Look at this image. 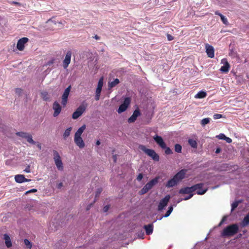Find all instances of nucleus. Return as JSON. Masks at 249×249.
<instances>
[{
    "instance_id": "nucleus-1",
    "label": "nucleus",
    "mask_w": 249,
    "mask_h": 249,
    "mask_svg": "<svg viewBox=\"0 0 249 249\" xmlns=\"http://www.w3.org/2000/svg\"><path fill=\"white\" fill-rule=\"evenodd\" d=\"M187 172V170L183 169L178 172L172 178L170 179L166 187H174L177 185L179 182H180L185 177V176Z\"/></svg>"
},
{
    "instance_id": "nucleus-2",
    "label": "nucleus",
    "mask_w": 249,
    "mask_h": 249,
    "mask_svg": "<svg viewBox=\"0 0 249 249\" xmlns=\"http://www.w3.org/2000/svg\"><path fill=\"white\" fill-rule=\"evenodd\" d=\"M238 231L239 227L237 224H231L224 229L222 232V235L226 237L232 236L236 234Z\"/></svg>"
},
{
    "instance_id": "nucleus-3",
    "label": "nucleus",
    "mask_w": 249,
    "mask_h": 249,
    "mask_svg": "<svg viewBox=\"0 0 249 249\" xmlns=\"http://www.w3.org/2000/svg\"><path fill=\"white\" fill-rule=\"evenodd\" d=\"M153 139L161 148L165 149V153L166 154L170 155L173 153L172 150L169 147L166 146V143L161 137L155 135L153 137Z\"/></svg>"
},
{
    "instance_id": "nucleus-4",
    "label": "nucleus",
    "mask_w": 249,
    "mask_h": 249,
    "mask_svg": "<svg viewBox=\"0 0 249 249\" xmlns=\"http://www.w3.org/2000/svg\"><path fill=\"white\" fill-rule=\"evenodd\" d=\"M139 148L143 151L146 154L150 157L154 161H158L160 160L159 156L156 152L150 149L147 148L144 145H141L139 146Z\"/></svg>"
},
{
    "instance_id": "nucleus-5",
    "label": "nucleus",
    "mask_w": 249,
    "mask_h": 249,
    "mask_svg": "<svg viewBox=\"0 0 249 249\" xmlns=\"http://www.w3.org/2000/svg\"><path fill=\"white\" fill-rule=\"evenodd\" d=\"M53 160L57 168L59 171H63L64 169L63 164L59 153L55 150H53Z\"/></svg>"
},
{
    "instance_id": "nucleus-6",
    "label": "nucleus",
    "mask_w": 249,
    "mask_h": 249,
    "mask_svg": "<svg viewBox=\"0 0 249 249\" xmlns=\"http://www.w3.org/2000/svg\"><path fill=\"white\" fill-rule=\"evenodd\" d=\"M196 188H182L179 190V193L184 195H187L184 198H181L182 200H188L193 196V192L196 190Z\"/></svg>"
},
{
    "instance_id": "nucleus-7",
    "label": "nucleus",
    "mask_w": 249,
    "mask_h": 249,
    "mask_svg": "<svg viewBox=\"0 0 249 249\" xmlns=\"http://www.w3.org/2000/svg\"><path fill=\"white\" fill-rule=\"evenodd\" d=\"M171 196L169 195H166L164 198L161 199L158 205V211H162L167 206L169 202Z\"/></svg>"
},
{
    "instance_id": "nucleus-8",
    "label": "nucleus",
    "mask_w": 249,
    "mask_h": 249,
    "mask_svg": "<svg viewBox=\"0 0 249 249\" xmlns=\"http://www.w3.org/2000/svg\"><path fill=\"white\" fill-rule=\"evenodd\" d=\"M131 103V98L130 97H126L124 98V102L119 107L117 112L121 113L125 111Z\"/></svg>"
},
{
    "instance_id": "nucleus-9",
    "label": "nucleus",
    "mask_w": 249,
    "mask_h": 249,
    "mask_svg": "<svg viewBox=\"0 0 249 249\" xmlns=\"http://www.w3.org/2000/svg\"><path fill=\"white\" fill-rule=\"evenodd\" d=\"M86 107L83 105H80L76 110L73 113L72 117L73 119L79 118L85 111Z\"/></svg>"
},
{
    "instance_id": "nucleus-10",
    "label": "nucleus",
    "mask_w": 249,
    "mask_h": 249,
    "mask_svg": "<svg viewBox=\"0 0 249 249\" xmlns=\"http://www.w3.org/2000/svg\"><path fill=\"white\" fill-rule=\"evenodd\" d=\"M71 89V86H69L68 88H67L62 96V102L61 104L63 107H65L68 102V98L70 94V92Z\"/></svg>"
},
{
    "instance_id": "nucleus-11",
    "label": "nucleus",
    "mask_w": 249,
    "mask_h": 249,
    "mask_svg": "<svg viewBox=\"0 0 249 249\" xmlns=\"http://www.w3.org/2000/svg\"><path fill=\"white\" fill-rule=\"evenodd\" d=\"M71 55L72 53L71 51H68L67 52L64 60L63 61V67L65 69L68 67L71 63Z\"/></svg>"
},
{
    "instance_id": "nucleus-12",
    "label": "nucleus",
    "mask_w": 249,
    "mask_h": 249,
    "mask_svg": "<svg viewBox=\"0 0 249 249\" xmlns=\"http://www.w3.org/2000/svg\"><path fill=\"white\" fill-rule=\"evenodd\" d=\"M221 63L223 64L220 69V71L222 73H227L229 72L230 69V65L228 62L227 59L223 58L221 60Z\"/></svg>"
},
{
    "instance_id": "nucleus-13",
    "label": "nucleus",
    "mask_w": 249,
    "mask_h": 249,
    "mask_svg": "<svg viewBox=\"0 0 249 249\" xmlns=\"http://www.w3.org/2000/svg\"><path fill=\"white\" fill-rule=\"evenodd\" d=\"M53 109L54 110L53 116L56 117L60 113L62 107L57 101H55L53 104Z\"/></svg>"
},
{
    "instance_id": "nucleus-14",
    "label": "nucleus",
    "mask_w": 249,
    "mask_h": 249,
    "mask_svg": "<svg viewBox=\"0 0 249 249\" xmlns=\"http://www.w3.org/2000/svg\"><path fill=\"white\" fill-rule=\"evenodd\" d=\"M29 41L27 37H24L19 39L17 43V48L19 51H23L24 49L25 44Z\"/></svg>"
},
{
    "instance_id": "nucleus-15",
    "label": "nucleus",
    "mask_w": 249,
    "mask_h": 249,
    "mask_svg": "<svg viewBox=\"0 0 249 249\" xmlns=\"http://www.w3.org/2000/svg\"><path fill=\"white\" fill-rule=\"evenodd\" d=\"M205 48L206 52L208 56L211 58H213L214 56V50L213 47L212 46L207 44L205 45Z\"/></svg>"
},
{
    "instance_id": "nucleus-16",
    "label": "nucleus",
    "mask_w": 249,
    "mask_h": 249,
    "mask_svg": "<svg viewBox=\"0 0 249 249\" xmlns=\"http://www.w3.org/2000/svg\"><path fill=\"white\" fill-rule=\"evenodd\" d=\"M141 115V112L140 110L138 108L135 109L133 114L128 119V122L129 123H134L137 119V118Z\"/></svg>"
},
{
    "instance_id": "nucleus-17",
    "label": "nucleus",
    "mask_w": 249,
    "mask_h": 249,
    "mask_svg": "<svg viewBox=\"0 0 249 249\" xmlns=\"http://www.w3.org/2000/svg\"><path fill=\"white\" fill-rule=\"evenodd\" d=\"M74 141L76 145L80 148H83L85 147V143L81 136H75Z\"/></svg>"
},
{
    "instance_id": "nucleus-18",
    "label": "nucleus",
    "mask_w": 249,
    "mask_h": 249,
    "mask_svg": "<svg viewBox=\"0 0 249 249\" xmlns=\"http://www.w3.org/2000/svg\"><path fill=\"white\" fill-rule=\"evenodd\" d=\"M15 179L17 182L20 183L31 180V179L26 178L25 176L23 175H16L15 177Z\"/></svg>"
},
{
    "instance_id": "nucleus-19",
    "label": "nucleus",
    "mask_w": 249,
    "mask_h": 249,
    "mask_svg": "<svg viewBox=\"0 0 249 249\" xmlns=\"http://www.w3.org/2000/svg\"><path fill=\"white\" fill-rule=\"evenodd\" d=\"M160 177H156L154 178L151 179L149 181L144 187H153L154 185H156L159 182V179H160Z\"/></svg>"
},
{
    "instance_id": "nucleus-20",
    "label": "nucleus",
    "mask_w": 249,
    "mask_h": 249,
    "mask_svg": "<svg viewBox=\"0 0 249 249\" xmlns=\"http://www.w3.org/2000/svg\"><path fill=\"white\" fill-rule=\"evenodd\" d=\"M144 229L145 230L146 234L147 235H150L152 233L153 231V226L151 224L144 225Z\"/></svg>"
},
{
    "instance_id": "nucleus-21",
    "label": "nucleus",
    "mask_w": 249,
    "mask_h": 249,
    "mask_svg": "<svg viewBox=\"0 0 249 249\" xmlns=\"http://www.w3.org/2000/svg\"><path fill=\"white\" fill-rule=\"evenodd\" d=\"M241 225L243 227H245L249 225V213L244 217Z\"/></svg>"
},
{
    "instance_id": "nucleus-22",
    "label": "nucleus",
    "mask_w": 249,
    "mask_h": 249,
    "mask_svg": "<svg viewBox=\"0 0 249 249\" xmlns=\"http://www.w3.org/2000/svg\"><path fill=\"white\" fill-rule=\"evenodd\" d=\"M4 239L5 240V243L7 248H10L12 246V243L11 239L9 235L7 234H4Z\"/></svg>"
},
{
    "instance_id": "nucleus-23",
    "label": "nucleus",
    "mask_w": 249,
    "mask_h": 249,
    "mask_svg": "<svg viewBox=\"0 0 249 249\" xmlns=\"http://www.w3.org/2000/svg\"><path fill=\"white\" fill-rule=\"evenodd\" d=\"M41 98L45 101H49L50 97L48 93L46 91H41L40 93Z\"/></svg>"
},
{
    "instance_id": "nucleus-24",
    "label": "nucleus",
    "mask_w": 249,
    "mask_h": 249,
    "mask_svg": "<svg viewBox=\"0 0 249 249\" xmlns=\"http://www.w3.org/2000/svg\"><path fill=\"white\" fill-rule=\"evenodd\" d=\"M207 190L208 188H196L194 192L198 195H201L204 194Z\"/></svg>"
},
{
    "instance_id": "nucleus-25",
    "label": "nucleus",
    "mask_w": 249,
    "mask_h": 249,
    "mask_svg": "<svg viewBox=\"0 0 249 249\" xmlns=\"http://www.w3.org/2000/svg\"><path fill=\"white\" fill-rule=\"evenodd\" d=\"M86 125L84 124L81 127H80L77 131L75 132L74 136H81L84 131L86 129Z\"/></svg>"
},
{
    "instance_id": "nucleus-26",
    "label": "nucleus",
    "mask_w": 249,
    "mask_h": 249,
    "mask_svg": "<svg viewBox=\"0 0 249 249\" xmlns=\"http://www.w3.org/2000/svg\"><path fill=\"white\" fill-rule=\"evenodd\" d=\"M120 83V81L118 78H116L114 80V81L108 82V86L109 89H111L116 86Z\"/></svg>"
},
{
    "instance_id": "nucleus-27",
    "label": "nucleus",
    "mask_w": 249,
    "mask_h": 249,
    "mask_svg": "<svg viewBox=\"0 0 249 249\" xmlns=\"http://www.w3.org/2000/svg\"><path fill=\"white\" fill-rule=\"evenodd\" d=\"M206 96L207 93L206 92L203 91H200L195 96V97L196 98L201 99L206 97Z\"/></svg>"
},
{
    "instance_id": "nucleus-28",
    "label": "nucleus",
    "mask_w": 249,
    "mask_h": 249,
    "mask_svg": "<svg viewBox=\"0 0 249 249\" xmlns=\"http://www.w3.org/2000/svg\"><path fill=\"white\" fill-rule=\"evenodd\" d=\"M71 130L72 128L71 127H70L65 130L63 135L65 140H66L67 138L70 135Z\"/></svg>"
},
{
    "instance_id": "nucleus-29",
    "label": "nucleus",
    "mask_w": 249,
    "mask_h": 249,
    "mask_svg": "<svg viewBox=\"0 0 249 249\" xmlns=\"http://www.w3.org/2000/svg\"><path fill=\"white\" fill-rule=\"evenodd\" d=\"M102 91V89L99 88H97L95 92V99L96 101H98L100 99V96L101 95V92Z\"/></svg>"
},
{
    "instance_id": "nucleus-30",
    "label": "nucleus",
    "mask_w": 249,
    "mask_h": 249,
    "mask_svg": "<svg viewBox=\"0 0 249 249\" xmlns=\"http://www.w3.org/2000/svg\"><path fill=\"white\" fill-rule=\"evenodd\" d=\"M188 143L192 147L194 148H197V143L196 140L193 139H189Z\"/></svg>"
},
{
    "instance_id": "nucleus-31",
    "label": "nucleus",
    "mask_w": 249,
    "mask_h": 249,
    "mask_svg": "<svg viewBox=\"0 0 249 249\" xmlns=\"http://www.w3.org/2000/svg\"><path fill=\"white\" fill-rule=\"evenodd\" d=\"M26 139L28 142L33 144H35L36 143V142L32 139V135L28 133Z\"/></svg>"
},
{
    "instance_id": "nucleus-32",
    "label": "nucleus",
    "mask_w": 249,
    "mask_h": 249,
    "mask_svg": "<svg viewBox=\"0 0 249 249\" xmlns=\"http://www.w3.org/2000/svg\"><path fill=\"white\" fill-rule=\"evenodd\" d=\"M173 210V206H170L168 208V211L166 212V213L165 214V215H164L163 216V217H168L170 215L171 213L172 212Z\"/></svg>"
},
{
    "instance_id": "nucleus-33",
    "label": "nucleus",
    "mask_w": 249,
    "mask_h": 249,
    "mask_svg": "<svg viewBox=\"0 0 249 249\" xmlns=\"http://www.w3.org/2000/svg\"><path fill=\"white\" fill-rule=\"evenodd\" d=\"M175 150L176 152L180 153L181 152L182 146L179 144L175 145Z\"/></svg>"
},
{
    "instance_id": "nucleus-34",
    "label": "nucleus",
    "mask_w": 249,
    "mask_h": 249,
    "mask_svg": "<svg viewBox=\"0 0 249 249\" xmlns=\"http://www.w3.org/2000/svg\"><path fill=\"white\" fill-rule=\"evenodd\" d=\"M28 133L23 132H18L16 133V135L22 138H26V137Z\"/></svg>"
},
{
    "instance_id": "nucleus-35",
    "label": "nucleus",
    "mask_w": 249,
    "mask_h": 249,
    "mask_svg": "<svg viewBox=\"0 0 249 249\" xmlns=\"http://www.w3.org/2000/svg\"><path fill=\"white\" fill-rule=\"evenodd\" d=\"M210 119L209 118H206L202 119L201 121V124L202 126H204L210 122Z\"/></svg>"
},
{
    "instance_id": "nucleus-36",
    "label": "nucleus",
    "mask_w": 249,
    "mask_h": 249,
    "mask_svg": "<svg viewBox=\"0 0 249 249\" xmlns=\"http://www.w3.org/2000/svg\"><path fill=\"white\" fill-rule=\"evenodd\" d=\"M24 243L27 248H28L30 249L32 248V245L29 240L25 239L24 240Z\"/></svg>"
},
{
    "instance_id": "nucleus-37",
    "label": "nucleus",
    "mask_w": 249,
    "mask_h": 249,
    "mask_svg": "<svg viewBox=\"0 0 249 249\" xmlns=\"http://www.w3.org/2000/svg\"><path fill=\"white\" fill-rule=\"evenodd\" d=\"M220 17L223 23L225 25L228 24V21L227 18L223 15H220Z\"/></svg>"
},
{
    "instance_id": "nucleus-38",
    "label": "nucleus",
    "mask_w": 249,
    "mask_h": 249,
    "mask_svg": "<svg viewBox=\"0 0 249 249\" xmlns=\"http://www.w3.org/2000/svg\"><path fill=\"white\" fill-rule=\"evenodd\" d=\"M239 203V201H235L231 204V211H233L235 208H236L238 207Z\"/></svg>"
},
{
    "instance_id": "nucleus-39",
    "label": "nucleus",
    "mask_w": 249,
    "mask_h": 249,
    "mask_svg": "<svg viewBox=\"0 0 249 249\" xmlns=\"http://www.w3.org/2000/svg\"><path fill=\"white\" fill-rule=\"evenodd\" d=\"M103 77H101L100 78L99 81H98V85H97V87L98 88H101L102 89V87H103Z\"/></svg>"
},
{
    "instance_id": "nucleus-40",
    "label": "nucleus",
    "mask_w": 249,
    "mask_h": 249,
    "mask_svg": "<svg viewBox=\"0 0 249 249\" xmlns=\"http://www.w3.org/2000/svg\"><path fill=\"white\" fill-rule=\"evenodd\" d=\"M22 91H23L22 89L20 88H17L15 89L16 93L18 95H21L22 93Z\"/></svg>"
},
{
    "instance_id": "nucleus-41",
    "label": "nucleus",
    "mask_w": 249,
    "mask_h": 249,
    "mask_svg": "<svg viewBox=\"0 0 249 249\" xmlns=\"http://www.w3.org/2000/svg\"><path fill=\"white\" fill-rule=\"evenodd\" d=\"M151 188H142V190L141 191V194H144L147 192Z\"/></svg>"
},
{
    "instance_id": "nucleus-42",
    "label": "nucleus",
    "mask_w": 249,
    "mask_h": 249,
    "mask_svg": "<svg viewBox=\"0 0 249 249\" xmlns=\"http://www.w3.org/2000/svg\"><path fill=\"white\" fill-rule=\"evenodd\" d=\"M102 188H99L98 189L97 192H96V195H95V198L99 197L100 193L102 192Z\"/></svg>"
},
{
    "instance_id": "nucleus-43",
    "label": "nucleus",
    "mask_w": 249,
    "mask_h": 249,
    "mask_svg": "<svg viewBox=\"0 0 249 249\" xmlns=\"http://www.w3.org/2000/svg\"><path fill=\"white\" fill-rule=\"evenodd\" d=\"M222 115L220 114H215L213 116V118L214 119H218L222 118Z\"/></svg>"
},
{
    "instance_id": "nucleus-44",
    "label": "nucleus",
    "mask_w": 249,
    "mask_h": 249,
    "mask_svg": "<svg viewBox=\"0 0 249 249\" xmlns=\"http://www.w3.org/2000/svg\"><path fill=\"white\" fill-rule=\"evenodd\" d=\"M143 178V174L142 173H140L137 177V179L138 181H141Z\"/></svg>"
},
{
    "instance_id": "nucleus-45",
    "label": "nucleus",
    "mask_w": 249,
    "mask_h": 249,
    "mask_svg": "<svg viewBox=\"0 0 249 249\" xmlns=\"http://www.w3.org/2000/svg\"><path fill=\"white\" fill-rule=\"evenodd\" d=\"M24 171L26 172V173H30L31 172L30 166V165H28L26 167V168L24 169Z\"/></svg>"
},
{
    "instance_id": "nucleus-46",
    "label": "nucleus",
    "mask_w": 249,
    "mask_h": 249,
    "mask_svg": "<svg viewBox=\"0 0 249 249\" xmlns=\"http://www.w3.org/2000/svg\"><path fill=\"white\" fill-rule=\"evenodd\" d=\"M109 205H106L105 206L104 208H103V211L104 212H107L108 211V210H109Z\"/></svg>"
},
{
    "instance_id": "nucleus-47",
    "label": "nucleus",
    "mask_w": 249,
    "mask_h": 249,
    "mask_svg": "<svg viewBox=\"0 0 249 249\" xmlns=\"http://www.w3.org/2000/svg\"><path fill=\"white\" fill-rule=\"evenodd\" d=\"M218 137L220 139L225 140V138H226V136L223 134H221L218 136Z\"/></svg>"
},
{
    "instance_id": "nucleus-48",
    "label": "nucleus",
    "mask_w": 249,
    "mask_h": 249,
    "mask_svg": "<svg viewBox=\"0 0 249 249\" xmlns=\"http://www.w3.org/2000/svg\"><path fill=\"white\" fill-rule=\"evenodd\" d=\"M225 140H226V141L228 143H231L232 142V140L231 138L227 137L226 136V138H225Z\"/></svg>"
},
{
    "instance_id": "nucleus-49",
    "label": "nucleus",
    "mask_w": 249,
    "mask_h": 249,
    "mask_svg": "<svg viewBox=\"0 0 249 249\" xmlns=\"http://www.w3.org/2000/svg\"><path fill=\"white\" fill-rule=\"evenodd\" d=\"M93 204V203H91L89 204V205H88V206L87 207L86 210L89 211L90 209V208L92 206Z\"/></svg>"
},
{
    "instance_id": "nucleus-50",
    "label": "nucleus",
    "mask_w": 249,
    "mask_h": 249,
    "mask_svg": "<svg viewBox=\"0 0 249 249\" xmlns=\"http://www.w3.org/2000/svg\"><path fill=\"white\" fill-rule=\"evenodd\" d=\"M36 191H37L36 189H33L30 190H29V191H27V192H26V194H27V193H28L36 192Z\"/></svg>"
},
{
    "instance_id": "nucleus-51",
    "label": "nucleus",
    "mask_w": 249,
    "mask_h": 249,
    "mask_svg": "<svg viewBox=\"0 0 249 249\" xmlns=\"http://www.w3.org/2000/svg\"><path fill=\"white\" fill-rule=\"evenodd\" d=\"M167 38H168V40H170V41L174 39L173 37L170 35H167Z\"/></svg>"
},
{
    "instance_id": "nucleus-52",
    "label": "nucleus",
    "mask_w": 249,
    "mask_h": 249,
    "mask_svg": "<svg viewBox=\"0 0 249 249\" xmlns=\"http://www.w3.org/2000/svg\"><path fill=\"white\" fill-rule=\"evenodd\" d=\"M202 184L200 183V184H196V185H193L191 187H202Z\"/></svg>"
},
{
    "instance_id": "nucleus-53",
    "label": "nucleus",
    "mask_w": 249,
    "mask_h": 249,
    "mask_svg": "<svg viewBox=\"0 0 249 249\" xmlns=\"http://www.w3.org/2000/svg\"><path fill=\"white\" fill-rule=\"evenodd\" d=\"M113 159L114 162H116L117 160V156L116 155L113 156Z\"/></svg>"
},
{
    "instance_id": "nucleus-54",
    "label": "nucleus",
    "mask_w": 249,
    "mask_h": 249,
    "mask_svg": "<svg viewBox=\"0 0 249 249\" xmlns=\"http://www.w3.org/2000/svg\"><path fill=\"white\" fill-rule=\"evenodd\" d=\"M214 13L216 15H218L219 17H220V15H222V14L220 13L218 11H215Z\"/></svg>"
},
{
    "instance_id": "nucleus-55",
    "label": "nucleus",
    "mask_w": 249,
    "mask_h": 249,
    "mask_svg": "<svg viewBox=\"0 0 249 249\" xmlns=\"http://www.w3.org/2000/svg\"><path fill=\"white\" fill-rule=\"evenodd\" d=\"M95 39H96V40H99L100 39V36H97V35H96L94 37Z\"/></svg>"
},
{
    "instance_id": "nucleus-56",
    "label": "nucleus",
    "mask_w": 249,
    "mask_h": 249,
    "mask_svg": "<svg viewBox=\"0 0 249 249\" xmlns=\"http://www.w3.org/2000/svg\"><path fill=\"white\" fill-rule=\"evenodd\" d=\"M97 145H99L101 144L100 140H97L96 143Z\"/></svg>"
},
{
    "instance_id": "nucleus-57",
    "label": "nucleus",
    "mask_w": 249,
    "mask_h": 249,
    "mask_svg": "<svg viewBox=\"0 0 249 249\" xmlns=\"http://www.w3.org/2000/svg\"><path fill=\"white\" fill-rule=\"evenodd\" d=\"M225 217H223L222 218V220L221 221V222H220L219 225L222 224V223L225 221Z\"/></svg>"
},
{
    "instance_id": "nucleus-58",
    "label": "nucleus",
    "mask_w": 249,
    "mask_h": 249,
    "mask_svg": "<svg viewBox=\"0 0 249 249\" xmlns=\"http://www.w3.org/2000/svg\"><path fill=\"white\" fill-rule=\"evenodd\" d=\"M12 3L16 5H20L19 3L17 1H13Z\"/></svg>"
},
{
    "instance_id": "nucleus-59",
    "label": "nucleus",
    "mask_w": 249,
    "mask_h": 249,
    "mask_svg": "<svg viewBox=\"0 0 249 249\" xmlns=\"http://www.w3.org/2000/svg\"><path fill=\"white\" fill-rule=\"evenodd\" d=\"M221 149L220 148H217L216 150V151H215V153H218L220 152Z\"/></svg>"
},
{
    "instance_id": "nucleus-60",
    "label": "nucleus",
    "mask_w": 249,
    "mask_h": 249,
    "mask_svg": "<svg viewBox=\"0 0 249 249\" xmlns=\"http://www.w3.org/2000/svg\"><path fill=\"white\" fill-rule=\"evenodd\" d=\"M53 61L52 60V61H50V62H48V65H50L53 64Z\"/></svg>"
},
{
    "instance_id": "nucleus-61",
    "label": "nucleus",
    "mask_w": 249,
    "mask_h": 249,
    "mask_svg": "<svg viewBox=\"0 0 249 249\" xmlns=\"http://www.w3.org/2000/svg\"><path fill=\"white\" fill-rule=\"evenodd\" d=\"M63 186V183H60L58 185V187H62Z\"/></svg>"
},
{
    "instance_id": "nucleus-62",
    "label": "nucleus",
    "mask_w": 249,
    "mask_h": 249,
    "mask_svg": "<svg viewBox=\"0 0 249 249\" xmlns=\"http://www.w3.org/2000/svg\"><path fill=\"white\" fill-rule=\"evenodd\" d=\"M215 187H218V185H216V186H215Z\"/></svg>"
}]
</instances>
